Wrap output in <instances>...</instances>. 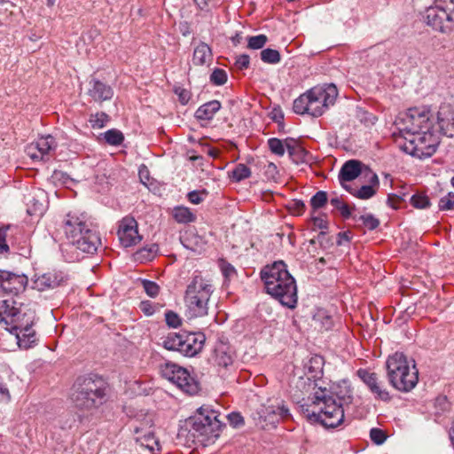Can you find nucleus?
<instances>
[{
  "mask_svg": "<svg viewBox=\"0 0 454 454\" xmlns=\"http://www.w3.org/2000/svg\"><path fill=\"white\" fill-rule=\"evenodd\" d=\"M27 285V278L21 274L7 271L3 283V291L8 294L17 295L25 290Z\"/></svg>",
  "mask_w": 454,
  "mask_h": 454,
  "instance_id": "412c9836",
  "label": "nucleus"
},
{
  "mask_svg": "<svg viewBox=\"0 0 454 454\" xmlns=\"http://www.w3.org/2000/svg\"><path fill=\"white\" fill-rule=\"evenodd\" d=\"M309 97L307 95V91L303 94H301L299 98H297L294 101L293 109L294 112L297 114H309L310 115V109H309Z\"/></svg>",
  "mask_w": 454,
  "mask_h": 454,
  "instance_id": "72a5a7b5",
  "label": "nucleus"
},
{
  "mask_svg": "<svg viewBox=\"0 0 454 454\" xmlns=\"http://www.w3.org/2000/svg\"><path fill=\"white\" fill-rule=\"evenodd\" d=\"M43 211H44L43 203L38 201L34 197L31 200H29V201L27 202V213L29 215L41 216V215H43Z\"/></svg>",
  "mask_w": 454,
  "mask_h": 454,
  "instance_id": "09e8293b",
  "label": "nucleus"
},
{
  "mask_svg": "<svg viewBox=\"0 0 454 454\" xmlns=\"http://www.w3.org/2000/svg\"><path fill=\"white\" fill-rule=\"evenodd\" d=\"M219 268L223 276L224 277L225 282L230 281L232 278L237 275V270L232 264L224 259H220L218 262Z\"/></svg>",
  "mask_w": 454,
  "mask_h": 454,
  "instance_id": "37998d69",
  "label": "nucleus"
},
{
  "mask_svg": "<svg viewBox=\"0 0 454 454\" xmlns=\"http://www.w3.org/2000/svg\"><path fill=\"white\" fill-rule=\"evenodd\" d=\"M427 24L434 30L450 34L454 30V0H434L427 8Z\"/></svg>",
  "mask_w": 454,
  "mask_h": 454,
  "instance_id": "1a4fd4ad",
  "label": "nucleus"
},
{
  "mask_svg": "<svg viewBox=\"0 0 454 454\" xmlns=\"http://www.w3.org/2000/svg\"><path fill=\"white\" fill-rule=\"evenodd\" d=\"M311 221L313 223L314 227L318 228L322 231L327 230V228H328L327 221L322 217L312 216Z\"/></svg>",
  "mask_w": 454,
  "mask_h": 454,
  "instance_id": "69168bd1",
  "label": "nucleus"
},
{
  "mask_svg": "<svg viewBox=\"0 0 454 454\" xmlns=\"http://www.w3.org/2000/svg\"><path fill=\"white\" fill-rule=\"evenodd\" d=\"M278 175V170L277 166L273 162L268 163L265 167V176L268 179H275Z\"/></svg>",
  "mask_w": 454,
  "mask_h": 454,
  "instance_id": "0e129e2a",
  "label": "nucleus"
},
{
  "mask_svg": "<svg viewBox=\"0 0 454 454\" xmlns=\"http://www.w3.org/2000/svg\"><path fill=\"white\" fill-rule=\"evenodd\" d=\"M35 318V311L29 305L13 299L0 301V325L16 335L20 348H28L36 341Z\"/></svg>",
  "mask_w": 454,
  "mask_h": 454,
  "instance_id": "f257e3e1",
  "label": "nucleus"
},
{
  "mask_svg": "<svg viewBox=\"0 0 454 454\" xmlns=\"http://www.w3.org/2000/svg\"><path fill=\"white\" fill-rule=\"evenodd\" d=\"M212 280L194 272L184 296V304L191 317H200L208 313V302L214 293Z\"/></svg>",
  "mask_w": 454,
  "mask_h": 454,
  "instance_id": "0eeeda50",
  "label": "nucleus"
},
{
  "mask_svg": "<svg viewBox=\"0 0 454 454\" xmlns=\"http://www.w3.org/2000/svg\"><path fill=\"white\" fill-rule=\"evenodd\" d=\"M220 413L209 405L200 407L193 416L188 418L179 431V435L185 436L194 444L207 446L220 436L225 424L220 420Z\"/></svg>",
  "mask_w": 454,
  "mask_h": 454,
  "instance_id": "f03ea898",
  "label": "nucleus"
},
{
  "mask_svg": "<svg viewBox=\"0 0 454 454\" xmlns=\"http://www.w3.org/2000/svg\"><path fill=\"white\" fill-rule=\"evenodd\" d=\"M434 128L429 130H424L409 139L403 145L401 149L405 153L417 157L419 159H427L431 157L435 152L440 144V137L434 133Z\"/></svg>",
  "mask_w": 454,
  "mask_h": 454,
  "instance_id": "9b49d317",
  "label": "nucleus"
},
{
  "mask_svg": "<svg viewBox=\"0 0 454 454\" xmlns=\"http://www.w3.org/2000/svg\"><path fill=\"white\" fill-rule=\"evenodd\" d=\"M307 95L309 100L310 115L319 117L334 104L338 90L334 84L315 86L307 91Z\"/></svg>",
  "mask_w": 454,
  "mask_h": 454,
  "instance_id": "ddd939ff",
  "label": "nucleus"
},
{
  "mask_svg": "<svg viewBox=\"0 0 454 454\" xmlns=\"http://www.w3.org/2000/svg\"><path fill=\"white\" fill-rule=\"evenodd\" d=\"M183 343L181 345V354L192 357L198 355L203 348L206 336L201 332H183Z\"/></svg>",
  "mask_w": 454,
  "mask_h": 454,
  "instance_id": "f3484780",
  "label": "nucleus"
},
{
  "mask_svg": "<svg viewBox=\"0 0 454 454\" xmlns=\"http://www.w3.org/2000/svg\"><path fill=\"white\" fill-rule=\"evenodd\" d=\"M160 373L163 378L176 384L182 391L193 395L200 390V383L197 377L192 375L189 371L176 364L166 363L160 366Z\"/></svg>",
  "mask_w": 454,
  "mask_h": 454,
  "instance_id": "f8f14e48",
  "label": "nucleus"
},
{
  "mask_svg": "<svg viewBox=\"0 0 454 454\" xmlns=\"http://www.w3.org/2000/svg\"><path fill=\"white\" fill-rule=\"evenodd\" d=\"M250 65V58L247 54H241L236 57L235 66L239 70L247 69Z\"/></svg>",
  "mask_w": 454,
  "mask_h": 454,
  "instance_id": "052dcab7",
  "label": "nucleus"
},
{
  "mask_svg": "<svg viewBox=\"0 0 454 454\" xmlns=\"http://www.w3.org/2000/svg\"><path fill=\"white\" fill-rule=\"evenodd\" d=\"M250 176V168L243 163L237 164L232 171L229 174V176L237 183L248 178Z\"/></svg>",
  "mask_w": 454,
  "mask_h": 454,
  "instance_id": "f704fd0d",
  "label": "nucleus"
},
{
  "mask_svg": "<svg viewBox=\"0 0 454 454\" xmlns=\"http://www.w3.org/2000/svg\"><path fill=\"white\" fill-rule=\"evenodd\" d=\"M370 437L376 444H382L387 438L385 433L381 429L376 427L371 429Z\"/></svg>",
  "mask_w": 454,
  "mask_h": 454,
  "instance_id": "4d7b16f0",
  "label": "nucleus"
},
{
  "mask_svg": "<svg viewBox=\"0 0 454 454\" xmlns=\"http://www.w3.org/2000/svg\"><path fill=\"white\" fill-rule=\"evenodd\" d=\"M174 91L177 95L178 100L183 106L188 104L191 99V92L189 90L183 88H176Z\"/></svg>",
  "mask_w": 454,
  "mask_h": 454,
  "instance_id": "bf43d9fd",
  "label": "nucleus"
},
{
  "mask_svg": "<svg viewBox=\"0 0 454 454\" xmlns=\"http://www.w3.org/2000/svg\"><path fill=\"white\" fill-rule=\"evenodd\" d=\"M142 286H143L145 292L150 297L154 298L159 294L160 286H158L157 283L151 281V280L143 279Z\"/></svg>",
  "mask_w": 454,
  "mask_h": 454,
  "instance_id": "864d4df0",
  "label": "nucleus"
},
{
  "mask_svg": "<svg viewBox=\"0 0 454 454\" xmlns=\"http://www.w3.org/2000/svg\"><path fill=\"white\" fill-rule=\"evenodd\" d=\"M180 239L183 246L191 251L200 254L204 249L205 242L203 239L197 234L188 233L181 237Z\"/></svg>",
  "mask_w": 454,
  "mask_h": 454,
  "instance_id": "c85d7f7f",
  "label": "nucleus"
},
{
  "mask_svg": "<svg viewBox=\"0 0 454 454\" xmlns=\"http://www.w3.org/2000/svg\"><path fill=\"white\" fill-rule=\"evenodd\" d=\"M310 400L311 403H304L300 406L301 413L309 423L334 428L344 422V405L330 396L325 387H319Z\"/></svg>",
  "mask_w": 454,
  "mask_h": 454,
  "instance_id": "20e7f679",
  "label": "nucleus"
},
{
  "mask_svg": "<svg viewBox=\"0 0 454 454\" xmlns=\"http://www.w3.org/2000/svg\"><path fill=\"white\" fill-rule=\"evenodd\" d=\"M106 144L110 145L118 146L124 141L122 132L116 129H111L102 134Z\"/></svg>",
  "mask_w": 454,
  "mask_h": 454,
  "instance_id": "c9c22d12",
  "label": "nucleus"
},
{
  "mask_svg": "<svg viewBox=\"0 0 454 454\" xmlns=\"http://www.w3.org/2000/svg\"><path fill=\"white\" fill-rule=\"evenodd\" d=\"M439 132L446 137H454V113L449 106L441 107L437 113Z\"/></svg>",
  "mask_w": 454,
  "mask_h": 454,
  "instance_id": "4be33fe9",
  "label": "nucleus"
},
{
  "mask_svg": "<svg viewBox=\"0 0 454 454\" xmlns=\"http://www.w3.org/2000/svg\"><path fill=\"white\" fill-rule=\"evenodd\" d=\"M402 201H404V199L397 195H390L387 198V204L395 209L399 207V204Z\"/></svg>",
  "mask_w": 454,
  "mask_h": 454,
  "instance_id": "338daca9",
  "label": "nucleus"
},
{
  "mask_svg": "<svg viewBox=\"0 0 454 454\" xmlns=\"http://www.w3.org/2000/svg\"><path fill=\"white\" fill-rule=\"evenodd\" d=\"M362 165V162L356 160H349L343 164L339 173V180L342 186L344 182H350L361 174Z\"/></svg>",
  "mask_w": 454,
  "mask_h": 454,
  "instance_id": "393cba45",
  "label": "nucleus"
},
{
  "mask_svg": "<svg viewBox=\"0 0 454 454\" xmlns=\"http://www.w3.org/2000/svg\"><path fill=\"white\" fill-rule=\"evenodd\" d=\"M286 147L294 163L298 165L308 161L309 152L300 145L298 140L293 137H286Z\"/></svg>",
  "mask_w": 454,
  "mask_h": 454,
  "instance_id": "b1692460",
  "label": "nucleus"
},
{
  "mask_svg": "<svg viewBox=\"0 0 454 454\" xmlns=\"http://www.w3.org/2000/svg\"><path fill=\"white\" fill-rule=\"evenodd\" d=\"M56 147L55 138L48 135L31 143L27 147L26 152L32 160H48L50 153L55 151Z\"/></svg>",
  "mask_w": 454,
  "mask_h": 454,
  "instance_id": "dca6fc26",
  "label": "nucleus"
},
{
  "mask_svg": "<svg viewBox=\"0 0 454 454\" xmlns=\"http://www.w3.org/2000/svg\"><path fill=\"white\" fill-rule=\"evenodd\" d=\"M356 373L377 399L384 402L390 401L391 396L388 391L380 387L377 374L375 372H371L366 369H359Z\"/></svg>",
  "mask_w": 454,
  "mask_h": 454,
  "instance_id": "a211bd4d",
  "label": "nucleus"
},
{
  "mask_svg": "<svg viewBox=\"0 0 454 454\" xmlns=\"http://www.w3.org/2000/svg\"><path fill=\"white\" fill-rule=\"evenodd\" d=\"M215 364L223 368H227L233 362L232 356L229 351V348L224 344H220L215 348L214 354Z\"/></svg>",
  "mask_w": 454,
  "mask_h": 454,
  "instance_id": "cd10ccee",
  "label": "nucleus"
},
{
  "mask_svg": "<svg viewBox=\"0 0 454 454\" xmlns=\"http://www.w3.org/2000/svg\"><path fill=\"white\" fill-rule=\"evenodd\" d=\"M328 395L330 396H333L337 403H341L344 406L350 404L353 399L352 389L348 380H341L334 383L332 386L331 390H328Z\"/></svg>",
  "mask_w": 454,
  "mask_h": 454,
  "instance_id": "5701e85b",
  "label": "nucleus"
},
{
  "mask_svg": "<svg viewBox=\"0 0 454 454\" xmlns=\"http://www.w3.org/2000/svg\"><path fill=\"white\" fill-rule=\"evenodd\" d=\"M9 226H4L0 228V253H7L9 251V246L6 243V231Z\"/></svg>",
  "mask_w": 454,
  "mask_h": 454,
  "instance_id": "680f3d73",
  "label": "nucleus"
},
{
  "mask_svg": "<svg viewBox=\"0 0 454 454\" xmlns=\"http://www.w3.org/2000/svg\"><path fill=\"white\" fill-rule=\"evenodd\" d=\"M354 220H356V216H353ZM358 221H361L365 228L369 231H373L377 229L380 225V220L376 218L372 214L361 215L358 218Z\"/></svg>",
  "mask_w": 454,
  "mask_h": 454,
  "instance_id": "c03bdc74",
  "label": "nucleus"
},
{
  "mask_svg": "<svg viewBox=\"0 0 454 454\" xmlns=\"http://www.w3.org/2000/svg\"><path fill=\"white\" fill-rule=\"evenodd\" d=\"M226 418L231 426H232L233 427H240L245 424L244 418L241 416L239 412H231L226 416Z\"/></svg>",
  "mask_w": 454,
  "mask_h": 454,
  "instance_id": "13d9d810",
  "label": "nucleus"
},
{
  "mask_svg": "<svg viewBox=\"0 0 454 454\" xmlns=\"http://www.w3.org/2000/svg\"><path fill=\"white\" fill-rule=\"evenodd\" d=\"M290 208L294 211V214L301 215L306 208L304 202L301 200H294L291 202Z\"/></svg>",
  "mask_w": 454,
  "mask_h": 454,
  "instance_id": "e2e57ef3",
  "label": "nucleus"
},
{
  "mask_svg": "<svg viewBox=\"0 0 454 454\" xmlns=\"http://www.w3.org/2000/svg\"><path fill=\"white\" fill-rule=\"evenodd\" d=\"M183 332L170 333L163 340L162 346L171 351H178L181 353V345L183 343Z\"/></svg>",
  "mask_w": 454,
  "mask_h": 454,
  "instance_id": "7c9ffc66",
  "label": "nucleus"
},
{
  "mask_svg": "<svg viewBox=\"0 0 454 454\" xmlns=\"http://www.w3.org/2000/svg\"><path fill=\"white\" fill-rule=\"evenodd\" d=\"M173 217L179 223H189L196 220V215L190 208L183 206L176 207L173 210Z\"/></svg>",
  "mask_w": 454,
  "mask_h": 454,
  "instance_id": "2f4dec72",
  "label": "nucleus"
},
{
  "mask_svg": "<svg viewBox=\"0 0 454 454\" xmlns=\"http://www.w3.org/2000/svg\"><path fill=\"white\" fill-rule=\"evenodd\" d=\"M62 228L69 242L83 253L93 254L101 244L98 231L90 227L84 214L68 213Z\"/></svg>",
  "mask_w": 454,
  "mask_h": 454,
  "instance_id": "423d86ee",
  "label": "nucleus"
},
{
  "mask_svg": "<svg viewBox=\"0 0 454 454\" xmlns=\"http://www.w3.org/2000/svg\"><path fill=\"white\" fill-rule=\"evenodd\" d=\"M165 321L168 326L171 328H177L182 325L181 317L173 310H167L165 312Z\"/></svg>",
  "mask_w": 454,
  "mask_h": 454,
  "instance_id": "603ef678",
  "label": "nucleus"
},
{
  "mask_svg": "<svg viewBox=\"0 0 454 454\" xmlns=\"http://www.w3.org/2000/svg\"><path fill=\"white\" fill-rule=\"evenodd\" d=\"M207 195V192L206 190L192 191V192H188L187 198L191 203L198 205L204 200V198Z\"/></svg>",
  "mask_w": 454,
  "mask_h": 454,
  "instance_id": "5fc2aeb1",
  "label": "nucleus"
},
{
  "mask_svg": "<svg viewBox=\"0 0 454 454\" xmlns=\"http://www.w3.org/2000/svg\"><path fill=\"white\" fill-rule=\"evenodd\" d=\"M161 307L159 303H153L151 301H142L139 303V309L147 317L153 316Z\"/></svg>",
  "mask_w": 454,
  "mask_h": 454,
  "instance_id": "3c124183",
  "label": "nucleus"
},
{
  "mask_svg": "<svg viewBox=\"0 0 454 454\" xmlns=\"http://www.w3.org/2000/svg\"><path fill=\"white\" fill-rule=\"evenodd\" d=\"M82 415L77 412H68L66 415V420H61V428L62 429H71L75 427L77 423H81L82 420Z\"/></svg>",
  "mask_w": 454,
  "mask_h": 454,
  "instance_id": "de8ad7c7",
  "label": "nucleus"
},
{
  "mask_svg": "<svg viewBox=\"0 0 454 454\" xmlns=\"http://www.w3.org/2000/svg\"><path fill=\"white\" fill-rule=\"evenodd\" d=\"M327 201V192L325 191H318L311 197L309 203L313 212H315L317 209L322 208L324 206H325Z\"/></svg>",
  "mask_w": 454,
  "mask_h": 454,
  "instance_id": "58836bf2",
  "label": "nucleus"
},
{
  "mask_svg": "<svg viewBox=\"0 0 454 454\" xmlns=\"http://www.w3.org/2000/svg\"><path fill=\"white\" fill-rule=\"evenodd\" d=\"M109 121V115L104 112L91 114L90 117V122L93 129H102Z\"/></svg>",
  "mask_w": 454,
  "mask_h": 454,
  "instance_id": "49530a36",
  "label": "nucleus"
},
{
  "mask_svg": "<svg viewBox=\"0 0 454 454\" xmlns=\"http://www.w3.org/2000/svg\"><path fill=\"white\" fill-rule=\"evenodd\" d=\"M268 42V37L265 35H258L247 37V48L250 50H260L264 47Z\"/></svg>",
  "mask_w": 454,
  "mask_h": 454,
  "instance_id": "a18cd8bd",
  "label": "nucleus"
},
{
  "mask_svg": "<svg viewBox=\"0 0 454 454\" xmlns=\"http://www.w3.org/2000/svg\"><path fill=\"white\" fill-rule=\"evenodd\" d=\"M387 379L393 387L410 392L419 381V371L413 359L408 360L403 352H395L386 362Z\"/></svg>",
  "mask_w": 454,
  "mask_h": 454,
  "instance_id": "6e6552de",
  "label": "nucleus"
},
{
  "mask_svg": "<svg viewBox=\"0 0 454 454\" xmlns=\"http://www.w3.org/2000/svg\"><path fill=\"white\" fill-rule=\"evenodd\" d=\"M324 358L321 356L315 355L311 356L305 364V369L311 378L319 379L323 374Z\"/></svg>",
  "mask_w": 454,
  "mask_h": 454,
  "instance_id": "c756f323",
  "label": "nucleus"
},
{
  "mask_svg": "<svg viewBox=\"0 0 454 454\" xmlns=\"http://www.w3.org/2000/svg\"><path fill=\"white\" fill-rule=\"evenodd\" d=\"M268 146H269L270 151L273 154L282 157V156H284V154L286 153V139L281 140L277 137H271V138L268 139Z\"/></svg>",
  "mask_w": 454,
  "mask_h": 454,
  "instance_id": "e433bc0d",
  "label": "nucleus"
},
{
  "mask_svg": "<svg viewBox=\"0 0 454 454\" xmlns=\"http://www.w3.org/2000/svg\"><path fill=\"white\" fill-rule=\"evenodd\" d=\"M136 442L139 443L141 447L148 449L152 453L155 448L159 450L158 440L155 438V435L153 432H147L143 435L137 436Z\"/></svg>",
  "mask_w": 454,
  "mask_h": 454,
  "instance_id": "473e14b6",
  "label": "nucleus"
},
{
  "mask_svg": "<svg viewBox=\"0 0 454 454\" xmlns=\"http://www.w3.org/2000/svg\"><path fill=\"white\" fill-rule=\"evenodd\" d=\"M108 390V383L101 376H80L72 386L70 399L76 409L90 411L106 403Z\"/></svg>",
  "mask_w": 454,
  "mask_h": 454,
  "instance_id": "39448f33",
  "label": "nucleus"
},
{
  "mask_svg": "<svg viewBox=\"0 0 454 454\" xmlns=\"http://www.w3.org/2000/svg\"><path fill=\"white\" fill-rule=\"evenodd\" d=\"M278 409L274 405L261 404L252 413L254 425L263 430L275 428L279 422Z\"/></svg>",
  "mask_w": 454,
  "mask_h": 454,
  "instance_id": "2eb2a0df",
  "label": "nucleus"
},
{
  "mask_svg": "<svg viewBox=\"0 0 454 454\" xmlns=\"http://www.w3.org/2000/svg\"><path fill=\"white\" fill-rule=\"evenodd\" d=\"M430 111L425 107H412L400 114L395 124L401 133L414 136L434 129Z\"/></svg>",
  "mask_w": 454,
  "mask_h": 454,
  "instance_id": "9d476101",
  "label": "nucleus"
},
{
  "mask_svg": "<svg viewBox=\"0 0 454 454\" xmlns=\"http://www.w3.org/2000/svg\"><path fill=\"white\" fill-rule=\"evenodd\" d=\"M159 250V247L156 244H152L149 247H145L141 249H139L136 253V258L137 260H145V261H151L154 255L157 254Z\"/></svg>",
  "mask_w": 454,
  "mask_h": 454,
  "instance_id": "79ce46f5",
  "label": "nucleus"
},
{
  "mask_svg": "<svg viewBox=\"0 0 454 454\" xmlns=\"http://www.w3.org/2000/svg\"><path fill=\"white\" fill-rule=\"evenodd\" d=\"M212 59L211 48L206 43H200L194 49L192 62L196 66H203Z\"/></svg>",
  "mask_w": 454,
  "mask_h": 454,
  "instance_id": "bb28decb",
  "label": "nucleus"
},
{
  "mask_svg": "<svg viewBox=\"0 0 454 454\" xmlns=\"http://www.w3.org/2000/svg\"><path fill=\"white\" fill-rule=\"evenodd\" d=\"M66 280L67 277L62 271L52 270L39 276L34 284L39 291H45L63 285Z\"/></svg>",
  "mask_w": 454,
  "mask_h": 454,
  "instance_id": "6ab92c4d",
  "label": "nucleus"
},
{
  "mask_svg": "<svg viewBox=\"0 0 454 454\" xmlns=\"http://www.w3.org/2000/svg\"><path fill=\"white\" fill-rule=\"evenodd\" d=\"M410 203L412 207L419 209H425L430 207L429 198L422 192H417L410 198Z\"/></svg>",
  "mask_w": 454,
  "mask_h": 454,
  "instance_id": "a19ab883",
  "label": "nucleus"
},
{
  "mask_svg": "<svg viewBox=\"0 0 454 454\" xmlns=\"http://www.w3.org/2000/svg\"><path fill=\"white\" fill-rule=\"evenodd\" d=\"M209 80L214 85H223L227 82V73L222 68H215L210 74Z\"/></svg>",
  "mask_w": 454,
  "mask_h": 454,
  "instance_id": "8fccbe9b",
  "label": "nucleus"
},
{
  "mask_svg": "<svg viewBox=\"0 0 454 454\" xmlns=\"http://www.w3.org/2000/svg\"><path fill=\"white\" fill-rule=\"evenodd\" d=\"M438 207L440 210H450L454 208V194L449 193L448 195L440 199Z\"/></svg>",
  "mask_w": 454,
  "mask_h": 454,
  "instance_id": "6e6d98bb",
  "label": "nucleus"
},
{
  "mask_svg": "<svg viewBox=\"0 0 454 454\" xmlns=\"http://www.w3.org/2000/svg\"><path fill=\"white\" fill-rule=\"evenodd\" d=\"M89 85L88 95L96 102L110 100L114 96L113 88L96 78H92Z\"/></svg>",
  "mask_w": 454,
  "mask_h": 454,
  "instance_id": "aec40b11",
  "label": "nucleus"
},
{
  "mask_svg": "<svg viewBox=\"0 0 454 454\" xmlns=\"http://www.w3.org/2000/svg\"><path fill=\"white\" fill-rule=\"evenodd\" d=\"M343 187L353 196L361 200H368L376 193V190L372 185H363L359 190L355 191L349 189L347 185H343Z\"/></svg>",
  "mask_w": 454,
  "mask_h": 454,
  "instance_id": "4c0bfd02",
  "label": "nucleus"
},
{
  "mask_svg": "<svg viewBox=\"0 0 454 454\" xmlns=\"http://www.w3.org/2000/svg\"><path fill=\"white\" fill-rule=\"evenodd\" d=\"M221 103L218 100H211L201 105L195 112L194 117L199 121H209L214 119L215 114L221 109Z\"/></svg>",
  "mask_w": 454,
  "mask_h": 454,
  "instance_id": "a878e982",
  "label": "nucleus"
},
{
  "mask_svg": "<svg viewBox=\"0 0 454 454\" xmlns=\"http://www.w3.org/2000/svg\"><path fill=\"white\" fill-rule=\"evenodd\" d=\"M117 234L124 247H133L142 239L138 233L137 222L132 216H125L120 221Z\"/></svg>",
  "mask_w": 454,
  "mask_h": 454,
  "instance_id": "4468645a",
  "label": "nucleus"
},
{
  "mask_svg": "<svg viewBox=\"0 0 454 454\" xmlns=\"http://www.w3.org/2000/svg\"><path fill=\"white\" fill-rule=\"evenodd\" d=\"M350 240V232L349 231H342L339 232L336 239L337 246H342L344 242H349Z\"/></svg>",
  "mask_w": 454,
  "mask_h": 454,
  "instance_id": "774afa93",
  "label": "nucleus"
},
{
  "mask_svg": "<svg viewBox=\"0 0 454 454\" xmlns=\"http://www.w3.org/2000/svg\"><path fill=\"white\" fill-rule=\"evenodd\" d=\"M261 59L267 64H278L281 60V56L278 51L267 48L261 51Z\"/></svg>",
  "mask_w": 454,
  "mask_h": 454,
  "instance_id": "ea45409f",
  "label": "nucleus"
},
{
  "mask_svg": "<svg viewBox=\"0 0 454 454\" xmlns=\"http://www.w3.org/2000/svg\"><path fill=\"white\" fill-rule=\"evenodd\" d=\"M266 293L288 309L297 305V286L283 261L264 266L260 272Z\"/></svg>",
  "mask_w": 454,
  "mask_h": 454,
  "instance_id": "7ed1b4c3",
  "label": "nucleus"
}]
</instances>
